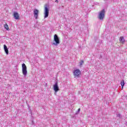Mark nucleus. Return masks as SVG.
I'll list each match as a JSON object with an SVG mask.
<instances>
[{"mask_svg": "<svg viewBox=\"0 0 127 127\" xmlns=\"http://www.w3.org/2000/svg\"><path fill=\"white\" fill-rule=\"evenodd\" d=\"M73 73L75 78H79L81 76V71L79 69H74Z\"/></svg>", "mask_w": 127, "mask_h": 127, "instance_id": "nucleus-1", "label": "nucleus"}, {"mask_svg": "<svg viewBox=\"0 0 127 127\" xmlns=\"http://www.w3.org/2000/svg\"><path fill=\"white\" fill-rule=\"evenodd\" d=\"M44 17L45 18H47L48 15H49V6L47 4L45 5V12H44Z\"/></svg>", "mask_w": 127, "mask_h": 127, "instance_id": "nucleus-2", "label": "nucleus"}, {"mask_svg": "<svg viewBox=\"0 0 127 127\" xmlns=\"http://www.w3.org/2000/svg\"><path fill=\"white\" fill-rule=\"evenodd\" d=\"M54 40L56 43H53V45L57 46L58 44H60V40H59V37L57 34H55L54 36Z\"/></svg>", "mask_w": 127, "mask_h": 127, "instance_id": "nucleus-3", "label": "nucleus"}, {"mask_svg": "<svg viewBox=\"0 0 127 127\" xmlns=\"http://www.w3.org/2000/svg\"><path fill=\"white\" fill-rule=\"evenodd\" d=\"M22 74L24 76H26L27 75V67H26V65L25 64H23L22 65Z\"/></svg>", "mask_w": 127, "mask_h": 127, "instance_id": "nucleus-4", "label": "nucleus"}, {"mask_svg": "<svg viewBox=\"0 0 127 127\" xmlns=\"http://www.w3.org/2000/svg\"><path fill=\"white\" fill-rule=\"evenodd\" d=\"M105 18V9H102L99 13V18L101 20H103Z\"/></svg>", "mask_w": 127, "mask_h": 127, "instance_id": "nucleus-5", "label": "nucleus"}, {"mask_svg": "<svg viewBox=\"0 0 127 127\" xmlns=\"http://www.w3.org/2000/svg\"><path fill=\"white\" fill-rule=\"evenodd\" d=\"M39 12V11L38 10H37V9H35L34 10V17H35V18H36V19H37V18H38Z\"/></svg>", "mask_w": 127, "mask_h": 127, "instance_id": "nucleus-6", "label": "nucleus"}, {"mask_svg": "<svg viewBox=\"0 0 127 127\" xmlns=\"http://www.w3.org/2000/svg\"><path fill=\"white\" fill-rule=\"evenodd\" d=\"M54 90L55 93H57L59 91V87H58V83L57 82L54 85Z\"/></svg>", "mask_w": 127, "mask_h": 127, "instance_id": "nucleus-7", "label": "nucleus"}, {"mask_svg": "<svg viewBox=\"0 0 127 127\" xmlns=\"http://www.w3.org/2000/svg\"><path fill=\"white\" fill-rule=\"evenodd\" d=\"M119 41L121 44H125V43L126 42V40H125V38L124 36L120 37L119 39Z\"/></svg>", "mask_w": 127, "mask_h": 127, "instance_id": "nucleus-8", "label": "nucleus"}, {"mask_svg": "<svg viewBox=\"0 0 127 127\" xmlns=\"http://www.w3.org/2000/svg\"><path fill=\"white\" fill-rule=\"evenodd\" d=\"M13 16L15 19H19V14L17 12H14L13 13Z\"/></svg>", "mask_w": 127, "mask_h": 127, "instance_id": "nucleus-9", "label": "nucleus"}, {"mask_svg": "<svg viewBox=\"0 0 127 127\" xmlns=\"http://www.w3.org/2000/svg\"><path fill=\"white\" fill-rule=\"evenodd\" d=\"M4 50L6 54H8V49H7V47L5 45H4Z\"/></svg>", "mask_w": 127, "mask_h": 127, "instance_id": "nucleus-10", "label": "nucleus"}, {"mask_svg": "<svg viewBox=\"0 0 127 127\" xmlns=\"http://www.w3.org/2000/svg\"><path fill=\"white\" fill-rule=\"evenodd\" d=\"M4 27L5 29H6V30H9V28L8 27V25H7V24H6V23L4 25Z\"/></svg>", "mask_w": 127, "mask_h": 127, "instance_id": "nucleus-11", "label": "nucleus"}, {"mask_svg": "<svg viewBox=\"0 0 127 127\" xmlns=\"http://www.w3.org/2000/svg\"><path fill=\"white\" fill-rule=\"evenodd\" d=\"M121 85L122 87V89H124V86H125V80H123L121 81Z\"/></svg>", "mask_w": 127, "mask_h": 127, "instance_id": "nucleus-12", "label": "nucleus"}, {"mask_svg": "<svg viewBox=\"0 0 127 127\" xmlns=\"http://www.w3.org/2000/svg\"><path fill=\"white\" fill-rule=\"evenodd\" d=\"M84 64V60H82L80 63V66H82Z\"/></svg>", "mask_w": 127, "mask_h": 127, "instance_id": "nucleus-13", "label": "nucleus"}, {"mask_svg": "<svg viewBox=\"0 0 127 127\" xmlns=\"http://www.w3.org/2000/svg\"><path fill=\"white\" fill-rule=\"evenodd\" d=\"M55 2H57V3H59V1H58V0H55Z\"/></svg>", "mask_w": 127, "mask_h": 127, "instance_id": "nucleus-14", "label": "nucleus"}, {"mask_svg": "<svg viewBox=\"0 0 127 127\" xmlns=\"http://www.w3.org/2000/svg\"><path fill=\"white\" fill-rule=\"evenodd\" d=\"M80 111H81V109L79 108L78 109V112H80Z\"/></svg>", "mask_w": 127, "mask_h": 127, "instance_id": "nucleus-15", "label": "nucleus"}]
</instances>
